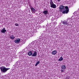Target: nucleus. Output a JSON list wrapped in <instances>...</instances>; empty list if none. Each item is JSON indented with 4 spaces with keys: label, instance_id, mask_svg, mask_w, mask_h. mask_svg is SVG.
Here are the masks:
<instances>
[{
    "label": "nucleus",
    "instance_id": "obj_1",
    "mask_svg": "<svg viewBox=\"0 0 79 79\" xmlns=\"http://www.w3.org/2000/svg\"><path fill=\"white\" fill-rule=\"evenodd\" d=\"M0 69L1 73H5L7 72L8 70L10 69L9 68H6L4 66H2L0 68Z\"/></svg>",
    "mask_w": 79,
    "mask_h": 79
},
{
    "label": "nucleus",
    "instance_id": "obj_2",
    "mask_svg": "<svg viewBox=\"0 0 79 79\" xmlns=\"http://www.w3.org/2000/svg\"><path fill=\"white\" fill-rule=\"evenodd\" d=\"M69 12V8L68 6H66L65 7V8L64 9V10L62 12L63 14H67Z\"/></svg>",
    "mask_w": 79,
    "mask_h": 79
},
{
    "label": "nucleus",
    "instance_id": "obj_3",
    "mask_svg": "<svg viewBox=\"0 0 79 79\" xmlns=\"http://www.w3.org/2000/svg\"><path fill=\"white\" fill-rule=\"evenodd\" d=\"M50 5L51 8H56V6L54 4L52 0H50Z\"/></svg>",
    "mask_w": 79,
    "mask_h": 79
},
{
    "label": "nucleus",
    "instance_id": "obj_4",
    "mask_svg": "<svg viewBox=\"0 0 79 79\" xmlns=\"http://www.w3.org/2000/svg\"><path fill=\"white\" fill-rule=\"evenodd\" d=\"M61 23H62V24H63L64 25H65V26H69V22L67 21L64 20L62 22H61Z\"/></svg>",
    "mask_w": 79,
    "mask_h": 79
},
{
    "label": "nucleus",
    "instance_id": "obj_5",
    "mask_svg": "<svg viewBox=\"0 0 79 79\" xmlns=\"http://www.w3.org/2000/svg\"><path fill=\"white\" fill-rule=\"evenodd\" d=\"M60 11H63V10L64 9V6L60 5L59 7Z\"/></svg>",
    "mask_w": 79,
    "mask_h": 79
},
{
    "label": "nucleus",
    "instance_id": "obj_6",
    "mask_svg": "<svg viewBox=\"0 0 79 79\" xmlns=\"http://www.w3.org/2000/svg\"><path fill=\"white\" fill-rule=\"evenodd\" d=\"M21 41V40L20 39H17L16 40H15V42L16 44H19V42Z\"/></svg>",
    "mask_w": 79,
    "mask_h": 79
},
{
    "label": "nucleus",
    "instance_id": "obj_7",
    "mask_svg": "<svg viewBox=\"0 0 79 79\" xmlns=\"http://www.w3.org/2000/svg\"><path fill=\"white\" fill-rule=\"evenodd\" d=\"M6 32V30H5V28H3L1 31V32H2V33H5Z\"/></svg>",
    "mask_w": 79,
    "mask_h": 79
},
{
    "label": "nucleus",
    "instance_id": "obj_8",
    "mask_svg": "<svg viewBox=\"0 0 79 79\" xmlns=\"http://www.w3.org/2000/svg\"><path fill=\"white\" fill-rule=\"evenodd\" d=\"M31 10V12L33 13H35V10L34 9V8H32V7H31L30 8Z\"/></svg>",
    "mask_w": 79,
    "mask_h": 79
},
{
    "label": "nucleus",
    "instance_id": "obj_9",
    "mask_svg": "<svg viewBox=\"0 0 79 79\" xmlns=\"http://www.w3.org/2000/svg\"><path fill=\"white\" fill-rule=\"evenodd\" d=\"M37 56V52L36 51H35L34 52L33 54H32V56Z\"/></svg>",
    "mask_w": 79,
    "mask_h": 79
},
{
    "label": "nucleus",
    "instance_id": "obj_10",
    "mask_svg": "<svg viewBox=\"0 0 79 79\" xmlns=\"http://www.w3.org/2000/svg\"><path fill=\"white\" fill-rule=\"evenodd\" d=\"M28 55H29V56H32V51H30L28 52Z\"/></svg>",
    "mask_w": 79,
    "mask_h": 79
},
{
    "label": "nucleus",
    "instance_id": "obj_11",
    "mask_svg": "<svg viewBox=\"0 0 79 79\" xmlns=\"http://www.w3.org/2000/svg\"><path fill=\"white\" fill-rule=\"evenodd\" d=\"M66 69L65 65H62L61 66V69Z\"/></svg>",
    "mask_w": 79,
    "mask_h": 79
},
{
    "label": "nucleus",
    "instance_id": "obj_12",
    "mask_svg": "<svg viewBox=\"0 0 79 79\" xmlns=\"http://www.w3.org/2000/svg\"><path fill=\"white\" fill-rule=\"evenodd\" d=\"M9 38L10 39H14L15 38V37L14 35H11V36H10Z\"/></svg>",
    "mask_w": 79,
    "mask_h": 79
},
{
    "label": "nucleus",
    "instance_id": "obj_13",
    "mask_svg": "<svg viewBox=\"0 0 79 79\" xmlns=\"http://www.w3.org/2000/svg\"><path fill=\"white\" fill-rule=\"evenodd\" d=\"M52 53V55H56V51H53Z\"/></svg>",
    "mask_w": 79,
    "mask_h": 79
},
{
    "label": "nucleus",
    "instance_id": "obj_14",
    "mask_svg": "<svg viewBox=\"0 0 79 79\" xmlns=\"http://www.w3.org/2000/svg\"><path fill=\"white\" fill-rule=\"evenodd\" d=\"M47 13H48V10H45L43 12V13H44V14H45V15H47Z\"/></svg>",
    "mask_w": 79,
    "mask_h": 79
},
{
    "label": "nucleus",
    "instance_id": "obj_15",
    "mask_svg": "<svg viewBox=\"0 0 79 79\" xmlns=\"http://www.w3.org/2000/svg\"><path fill=\"white\" fill-rule=\"evenodd\" d=\"M63 60V57H60V58L59 59V61H62V60Z\"/></svg>",
    "mask_w": 79,
    "mask_h": 79
},
{
    "label": "nucleus",
    "instance_id": "obj_16",
    "mask_svg": "<svg viewBox=\"0 0 79 79\" xmlns=\"http://www.w3.org/2000/svg\"><path fill=\"white\" fill-rule=\"evenodd\" d=\"M39 63H40V61H38V62H37L35 65V66H37V65L39 64Z\"/></svg>",
    "mask_w": 79,
    "mask_h": 79
},
{
    "label": "nucleus",
    "instance_id": "obj_17",
    "mask_svg": "<svg viewBox=\"0 0 79 79\" xmlns=\"http://www.w3.org/2000/svg\"><path fill=\"white\" fill-rule=\"evenodd\" d=\"M15 25L16 26H19V24H18V23H15Z\"/></svg>",
    "mask_w": 79,
    "mask_h": 79
},
{
    "label": "nucleus",
    "instance_id": "obj_18",
    "mask_svg": "<svg viewBox=\"0 0 79 79\" xmlns=\"http://www.w3.org/2000/svg\"><path fill=\"white\" fill-rule=\"evenodd\" d=\"M63 72H64V71H63V69H61V73H63Z\"/></svg>",
    "mask_w": 79,
    "mask_h": 79
},
{
    "label": "nucleus",
    "instance_id": "obj_19",
    "mask_svg": "<svg viewBox=\"0 0 79 79\" xmlns=\"http://www.w3.org/2000/svg\"><path fill=\"white\" fill-rule=\"evenodd\" d=\"M56 24V22H54V24Z\"/></svg>",
    "mask_w": 79,
    "mask_h": 79
},
{
    "label": "nucleus",
    "instance_id": "obj_20",
    "mask_svg": "<svg viewBox=\"0 0 79 79\" xmlns=\"http://www.w3.org/2000/svg\"><path fill=\"white\" fill-rule=\"evenodd\" d=\"M58 2H60L61 0H57Z\"/></svg>",
    "mask_w": 79,
    "mask_h": 79
},
{
    "label": "nucleus",
    "instance_id": "obj_21",
    "mask_svg": "<svg viewBox=\"0 0 79 79\" xmlns=\"http://www.w3.org/2000/svg\"><path fill=\"white\" fill-rule=\"evenodd\" d=\"M60 24H61V23Z\"/></svg>",
    "mask_w": 79,
    "mask_h": 79
}]
</instances>
